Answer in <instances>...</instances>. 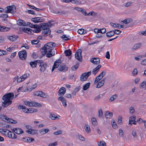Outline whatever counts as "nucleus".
Masks as SVG:
<instances>
[{
	"instance_id": "obj_1",
	"label": "nucleus",
	"mask_w": 146,
	"mask_h": 146,
	"mask_svg": "<svg viewBox=\"0 0 146 146\" xmlns=\"http://www.w3.org/2000/svg\"><path fill=\"white\" fill-rule=\"evenodd\" d=\"M14 96L13 93H9L5 94L2 97V99L4 101L2 102V106L6 107L10 105L12 103L11 100L13 99Z\"/></svg>"
},
{
	"instance_id": "obj_2",
	"label": "nucleus",
	"mask_w": 146,
	"mask_h": 146,
	"mask_svg": "<svg viewBox=\"0 0 146 146\" xmlns=\"http://www.w3.org/2000/svg\"><path fill=\"white\" fill-rule=\"evenodd\" d=\"M24 104L29 106H37L38 107H41L42 106V105L38 103H37L35 102H29L28 101H25L24 102Z\"/></svg>"
},
{
	"instance_id": "obj_3",
	"label": "nucleus",
	"mask_w": 146,
	"mask_h": 146,
	"mask_svg": "<svg viewBox=\"0 0 146 146\" xmlns=\"http://www.w3.org/2000/svg\"><path fill=\"white\" fill-rule=\"evenodd\" d=\"M6 8H7V10L5 11V13H10L13 14L16 12V7L14 5L7 6Z\"/></svg>"
},
{
	"instance_id": "obj_4",
	"label": "nucleus",
	"mask_w": 146,
	"mask_h": 146,
	"mask_svg": "<svg viewBox=\"0 0 146 146\" xmlns=\"http://www.w3.org/2000/svg\"><path fill=\"white\" fill-rule=\"evenodd\" d=\"M91 74V72L89 71L88 72L84 73L82 74L80 77V80L82 81H84L86 80L88 76Z\"/></svg>"
},
{
	"instance_id": "obj_5",
	"label": "nucleus",
	"mask_w": 146,
	"mask_h": 146,
	"mask_svg": "<svg viewBox=\"0 0 146 146\" xmlns=\"http://www.w3.org/2000/svg\"><path fill=\"white\" fill-rule=\"evenodd\" d=\"M19 58L23 60H25L27 56V53L25 50H23L18 52Z\"/></svg>"
},
{
	"instance_id": "obj_6",
	"label": "nucleus",
	"mask_w": 146,
	"mask_h": 146,
	"mask_svg": "<svg viewBox=\"0 0 146 146\" xmlns=\"http://www.w3.org/2000/svg\"><path fill=\"white\" fill-rule=\"evenodd\" d=\"M82 50L81 49H78L76 52L75 55L76 58L79 61H82V57L81 56Z\"/></svg>"
},
{
	"instance_id": "obj_7",
	"label": "nucleus",
	"mask_w": 146,
	"mask_h": 146,
	"mask_svg": "<svg viewBox=\"0 0 146 146\" xmlns=\"http://www.w3.org/2000/svg\"><path fill=\"white\" fill-rule=\"evenodd\" d=\"M40 62L38 64L39 66L40 67V70L41 72H44L47 67V64L46 63H44L42 60H40Z\"/></svg>"
},
{
	"instance_id": "obj_8",
	"label": "nucleus",
	"mask_w": 146,
	"mask_h": 146,
	"mask_svg": "<svg viewBox=\"0 0 146 146\" xmlns=\"http://www.w3.org/2000/svg\"><path fill=\"white\" fill-rule=\"evenodd\" d=\"M56 45L55 43L52 42L47 43L43 47V48L45 49L47 51L54 47Z\"/></svg>"
},
{
	"instance_id": "obj_9",
	"label": "nucleus",
	"mask_w": 146,
	"mask_h": 146,
	"mask_svg": "<svg viewBox=\"0 0 146 146\" xmlns=\"http://www.w3.org/2000/svg\"><path fill=\"white\" fill-rule=\"evenodd\" d=\"M44 19L42 18L41 17L33 18L31 19V21L35 23L42 22L44 21Z\"/></svg>"
},
{
	"instance_id": "obj_10",
	"label": "nucleus",
	"mask_w": 146,
	"mask_h": 146,
	"mask_svg": "<svg viewBox=\"0 0 146 146\" xmlns=\"http://www.w3.org/2000/svg\"><path fill=\"white\" fill-rule=\"evenodd\" d=\"M52 26L51 24H48L47 23H42L40 24V29H42L43 31L46 30L47 29V27H49Z\"/></svg>"
},
{
	"instance_id": "obj_11",
	"label": "nucleus",
	"mask_w": 146,
	"mask_h": 146,
	"mask_svg": "<svg viewBox=\"0 0 146 146\" xmlns=\"http://www.w3.org/2000/svg\"><path fill=\"white\" fill-rule=\"evenodd\" d=\"M100 60L99 58L94 57L90 60V62L94 64L98 65L100 63Z\"/></svg>"
},
{
	"instance_id": "obj_12",
	"label": "nucleus",
	"mask_w": 146,
	"mask_h": 146,
	"mask_svg": "<svg viewBox=\"0 0 146 146\" xmlns=\"http://www.w3.org/2000/svg\"><path fill=\"white\" fill-rule=\"evenodd\" d=\"M51 31L49 28L46 30H44L42 32V36L43 37H45L50 34Z\"/></svg>"
},
{
	"instance_id": "obj_13",
	"label": "nucleus",
	"mask_w": 146,
	"mask_h": 146,
	"mask_svg": "<svg viewBox=\"0 0 146 146\" xmlns=\"http://www.w3.org/2000/svg\"><path fill=\"white\" fill-rule=\"evenodd\" d=\"M59 101H61L64 107L65 108L67 106L66 101L64 98L62 96H60L58 98Z\"/></svg>"
},
{
	"instance_id": "obj_14",
	"label": "nucleus",
	"mask_w": 146,
	"mask_h": 146,
	"mask_svg": "<svg viewBox=\"0 0 146 146\" xmlns=\"http://www.w3.org/2000/svg\"><path fill=\"white\" fill-rule=\"evenodd\" d=\"M40 62V60H37L31 62L30 63V64L32 68H35L36 67L37 65H38L39 63Z\"/></svg>"
},
{
	"instance_id": "obj_15",
	"label": "nucleus",
	"mask_w": 146,
	"mask_h": 146,
	"mask_svg": "<svg viewBox=\"0 0 146 146\" xmlns=\"http://www.w3.org/2000/svg\"><path fill=\"white\" fill-rule=\"evenodd\" d=\"M66 89L64 87H62L58 91V95L59 96H62L64 95L66 92Z\"/></svg>"
},
{
	"instance_id": "obj_16",
	"label": "nucleus",
	"mask_w": 146,
	"mask_h": 146,
	"mask_svg": "<svg viewBox=\"0 0 146 146\" xmlns=\"http://www.w3.org/2000/svg\"><path fill=\"white\" fill-rule=\"evenodd\" d=\"M0 118L5 122L9 123L11 120H9L10 118L7 117L6 116L3 115H0Z\"/></svg>"
},
{
	"instance_id": "obj_17",
	"label": "nucleus",
	"mask_w": 146,
	"mask_h": 146,
	"mask_svg": "<svg viewBox=\"0 0 146 146\" xmlns=\"http://www.w3.org/2000/svg\"><path fill=\"white\" fill-rule=\"evenodd\" d=\"M61 61L60 60H58L55 61L52 68V71H53L55 68H57L58 66H59V63H61Z\"/></svg>"
},
{
	"instance_id": "obj_18",
	"label": "nucleus",
	"mask_w": 146,
	"mask_h": 146,
	"mask_svg": "<svg viewBox=\"0 0 146 146\" xmlns=\"http://www.w3.org/2000/svg\"><path fill=\"white\" fill-rule=\"evenodd\" d=\"M22 30L24 32L27 33L29 34H33V33L32 32V30L31 29L28 28L24 27L22 28Z\"/></svg>"
},
{
	"instance_id": "obj_19",
	"label": "nucleus",
	"mask_w": 146,
	"mask_h": 146,
	"mask_svg": "<svg viewBox=\"0 0 146 146\" xmlns=\"http://www.w3.org/2000/svg\"><path fill=\"white\" fill-rule=\"evenodd\" d=\"M101 67V65H98L92 71V73L94 75H96L97 73L98 72L100 68Z\"/></svg>"
},
{
	"instance_id": "obj_20",
	"label": "nucleus",
	"mask_w": 146,
	"mask_h": 146,
	"mask_svg": "<svg viewBox=\"0 0 146 146\" xmlns=\"http://www.w3.org/2000/svg\"><path fill=\"white\" fill-rule=\"evenodd\" d=\"M18 38V36L15 35L10 36L8 37V39L12 42H13L16 40Z\"/></svg>"
},
{
	"instance_id": "obj_21",
	"label": "nucleus",
	"mask_w": 146,
	"mask_h": 146,
	"mask_svg": "<svg viewBox=\"0 0 146 146\" xmlns=\"http://www.w3.org/2000/svg\"><path fill=\"white\" fill-rule=\"evenodd\" d=\"M48 52L46 54V56L47 57L50 58L52 56L55 55V51H54V53H52V49H50L49 50H48L47 51V52Z\"/></svg>"
},
{
	"instance_id": "obj_22",
	"label": "nucleus",
	"mask_w": 146,
	"mask_h": 146,
	"mask_svg": "<svg viewBox=\"0 0 146 146\" xmlns=\"http://www.w3.org/2000/svg\"><path fill=\"white\" fill-rule=\"evenodd\" d=\"M68 69V68L66 65L60 66L58 69L59 71H62L64 72L67 70Z\"/></svg>"
},
{
	"instance_id": "obj_23",
	"label": "nucleus",
	"mask_w": 146,
	"mask_h": 146,
	"mask_svg": "<svg viewBox=\"0 0 146 146\" xmlns=\"http://www.w3.org/2000/svg\"><path fill=\"white\" fill-rule=\"evenodd\" d=\"M141 43L135 44L131 48V50L132 51L135 50L139 48L141 46Z\"/></svg>"
},
{
	"instance_id": "obj_24",
	"label": "nucleus",
	"mask_w": 146,
	"mask_h": 146,
	"mask_svg": "<svg viewBox=\"0 0 146 146\" xmlns=\"http://www.w3.org/2000/svg\"><path fill=\"white\" fill-rule=\"evenodd\" d=\"M105 79H103L99 82L97 85L96 88H99L102 87L105 82Z\"/></svg>"
},
{
	"instance_id": "obj_25",
	"label": "nucleus",
	"mask_w": 146,
	"mask_h": 146,
	"mask_svg": "<svg viewBox=\"0 0 146 146\" xmlns=\"http://www.w3.org/2000/svg\"><path fill=\"white\" fill-rule=\"evenodd\" d=\"M17 24L19 26L23 25L26 26V25L25 22L21 19H19L18 21Z\"/></svg>"
},
{
	"instance_id": "obj_26",
	"label": "nucleus",
	"mask_w": 146,
	"mask_h": 146,
	"mask_svg": "<svg viewBox=\"0 0 146 146\" xmlns=\"http://www.w3.org/2000/svg\"><path fill=\"white\" fill-rule=\"evenodd\" d=\"M16 131L15 133L18 134H20L23 133L24 131H23L22 129L19 128H15Z\"/></svg>"
},
{
	"instance_id": "obj_27",
	"label": "nucleus",
	"mask_w": 146,
	"mask_h": 146,
	"mask_svg": "<svg viewBox=\"0 0 146 146\" xmlns=\"http://www.w3.org/2000/svg\"><path fill=\"white\" fill-rule=\"evenodd\" d=\"M15 80H17L18 83H20L23 80V78H22L21 76L19 78L18 76H17L13 79V81H15Z\"/></svg>"
},
{
	"instance_id": "obj_28",
	"label": "nucleus",
	"mask_w": 146,
	"mask_h": 146,
	"mask_svg": "<svg viewBox=\"0 0 146 146\" xmlns=\"http://www.w3.org/2000/svg\"><path fill=\"white\" fill-rule=\"evenodd\" d=\"M136 119V117L134 116H132L130 117L129 120V125H132V122L134 121Z\"/></svg>"
},
{
	"instance_id": "obj_29",
	"label": "nucleus",
	"mask_w": 146,
	"mask_h": 146,
	"mask_svg": "<svg viewBox=\"0 0 146 146\" xmlns=\"http://www.w3.org/2000/svg\"><path fill=\"white\" fill-rule=\"evenodd\" d=\"M114 35L113 30L110 31L106 33V36L108 37H110Z\"/></svg>"
},
{
	"instance_id": "obj_30",
	"label": "nucleus",
	"mask_w": 146,
	"mask_h": 146,
	"mask_svg": "<svg viewBox=\"0 0 146 146\" xmlns=\"http://www.w3.org/2000/svg\"><path fill=\"white\" fill-rule=\"evenodd\" d=\"M61 37L65 40H68L71 39L70 36L68 35H62Z\"/></svg>"
},
{
	"instance_id": "obj_31",
	"label": "nucleus",
	"mask_w": 146,
	"mask_h": 146,
	"mask_svg": "<svg viewBox=\"0 0 146 146\" xmlns=\"http://www.w3.org/2000/svg\"><path fill=\"white\" fill-rule=\"evenodd\" d=\"M10 29L9 28L5 27H3L0 25V31L3 32L5 31H8Z\"/></svg>"
},
{
	"instance_id": "obj_32",
	"label": "nucleus",
	"mask_w": 146,
	"mask_h": 146,
	"mask_svg": "<svg viewBox=\"0 0 146 146\" xmlns=\"http://www.w3.org/2000/svg\"><path fill=\"white\" fill-rule=\"evenodd\" d=\"M37 130L31 129L29 130H27L26 132L29 134L33 135L37 133Z\"/></svg>"
},
{
	"instance_id": "obj_33",
	"label": "nucleus",
	"mask_w": 146,
	"mask_h": 146,
	"mask_svg": "<svg viewBox=\"0 0 146 146\" xmlns=\"http://www.w3.org/2000/svg\"><path fill=\"white\" fill-rule=\"evenodd\" d=\"M64 53L66 56H69L71 55L72 52L70 49L66 50L64 51Z\"/></svg>"
},
{
	"instance_id": "obj_34",
	"label": "nucleus",
	"mask_w": 146,
	"mask_h": 146,
	"mask_svg": "<svg viewBox=\"0 0 146 146\" xmlns=\"http://www.w3.org/2000/svg\"><path fill=\"white\" fill-rule=\"evenodd\" d=\"M112 113H111L107 112L105 114V116L107 118H111L112 117Z\"/></svg>"
},
{
	"instance_id": "obj_35",
	"label": "nucleus",
	"mask_w": 146,
	"mask_h": 146,
	"mask_svg": "<svg viewBox=\"0 0 146 146\" xmlns=\"http://www.w3.org/2000/svg\"><path fill=\"white\" fill-rule=\"evenodd\" d=\"M37 86V84H35L33 85L31 88H27L25 90L27 91H31L32 90L35 89L36 87Z\"/></svg>"
},
{
	"instance_id": "obj_36",
	"label": "nucleus",
	"mask_w": 146,
	"mask_h": 146,
	"mask_svg": "<svg viewBox=\"0 0 146 146\" xmlns=\"http://www.w3.org/2000/svg\"><path fill=\"white\" fill-rule=\"evenodd\" d=\"M103 78V77H102V76H100V75H99L95 78L94 83L95 84L97 83Z\"/></svg>"
},
{
	"instance_id": "obj_37",
	"label": "nucleus",
	"mask_w": 146,
	"mask_h": 146,
	"mask_svg": "<svg viewBox=\"0 0 146 146\" xmlns=\"http://www.w3.org/2000/svg\"><path fill=\"white\" fill-rule=\"evenodd\" d=\"M90 83L88 82L83 87V90H86L88 89L90 86Z\"/></svg>"
},
{
	"instance_id": "obj_38",
	"label": "nucleus",
	"mask_w": 146,
	"mask_h": 146,
	"mask_svg": "<svg viewBox=\"0 0 146 146\" xmlns=\"http://www.w3.org/2000/svg\"><path fill=\"white\" fill-rule=\"evenodd\" d=\"M49 118L52 120H54L58 118V117L54 114H51L50 115Z\"/></svg>"
},
{
	"instance_id": "obj_39",
	"label": "nucleus",
	"mask_w": 146,
	"mask_h": 146,
	"mask_svg": "<svg viewBox=\"0 0 146 146\" xmlns=\"http://www.w3.org/2000/svg\"><path fill=\"white\" fill-rule=\"evenodd\" d=\"M39 96L43 98H46L47 97L46 95L42 91H40L39 93Z\"/></svg>"
},
{
	"instance_id": "obj_40",
	"label": "nucleus",
	"mask_w": 146,
	"mask_h": 146,
	"mask_svg": "<svg viewBox=\"0 0 146 146\" xmlns=\"http://www.w3.org/2000/svg\"><path fill=\"white\" fill-rule=\"evenodd\" d=\"M79 63H77V64H76L75 65L72 66L71 68L72 70L73 71L76 70L78 67L79 66Z\"/></svg>"
},
{
	"instance_id": "obj_41",
	"label": "nucleus",
	"mask_w": 146,
	"mask_h": 146,
	"mask_svg": "<svg viewBox=\"0 0 146 146\" xmlns=\"http://www.w3.org/2000/svg\"><path fill=\"white\" fill-rule=\"evenodd\" d=\"M41 52V54L42 55H44L47 52L46 50L44 48H43V47L40 50Z\"/></svg>"
},
{
	"instance_id": "obj_42",
	"label": "nucleus",
	"mask_w": 146,
	"mask_h": 146,
	"mask_svg": "<svg viewBox=\"0 0 146 146\" xmlns=\"http://www.w3.org/2000/svg\"><path fill=\"white\" fill-rule=\"evenodd\" d=\"M110 25L111 26L114 28H119L120 24H119L114 23H111Z\"/></svg>"
},
{
	"instance_id": "obj_43",
	"label": "nucleus",
	"mask_w": 146,
	"mask_h": 146,
	"mask_svg": "<svg viewBox=\"0 0 146 146\" xmlns=\"http://www.w3.org/2000/svg\"><path fill=\"white\" fill-rule=\"evenodd\" d=\"M99 146H106L105 142L104 141H101L98 143Z\"/></svg>"
},
{
	"instance_id": "obj_44",
	"label": "nucleus",
	"mask_w": 146,
	"mask_h": 146,
	"mask_svg": "<svg viewBox=\"0 0 146 146\" xmlns=\"http://www.w3.org/2000/svg\"><path fill=\"white\" fill-rule=\"evenodd\" d=\"M11 133H13V132L8 130V132H7V135L8 137L12 139L13 134Z\"/></svg>"
},
{
	"instance_id": "obj_45",
	"label": "nucleus",
	"mask_w": 146,
	"mask_h": 146,
	"mask_svg": "<svg viewBox=\"0 0 146 146\" xmlns=\"http://www.w3.org/2000/svg\"><path fill=\"white\" fill-rule=\"evenodd\" d=\"M85 129L87 132L88 133L90 130V126L87 124H86L85 125Z\"/></svg>"
},
{
	"instance_id": "obj_46",
	"label": "nucleus",
	"mask_w": 146,
	"mask_h": 146,
	"mask_svg": "<svg viewBox=\"0 0 146 146\" xmlns=\"http://www.w3.org/2000/svg\"><path fill=\"white\" fill-rule=\"evenodd\" d=\"M92 122L93 125H97V121L96 118H93L92 119Z\"/></svg>"
},
{
	"instance_id": "obj_47",
	"label": "nucleus",
	"mask_w": 146,
	"mask_h": 146,
	"mask_svg": "<svg viewBox=\"0 0 146 146\" xmlns=\"http://www.w3.org/2000/svg\"><path fill=\"white\" fill-rule=\"evenodd\" d=\"M39 42V40H34L31 41V43L32 44H38Z\"/></svg>"
},
{
	"instance_id": "obj_48",
	"label": "nucleus",
	"mask_w": 146,
	"mask_h": 146,
	"mask_svg": "<svg viewBox=\"0 0 146 146\" xmlns=\"http://www.w3.org/2000/svg\"><path fill=\"white\" fill-rule=\"evenodd\" d=\"M117 96L116 94H115L112 95L110 99L109 100L110 102H112L116 98Z\"/></svg>"
},
{
	"instance_id": "obj_49",
	"label": "nucleus",
	"mask_w": 146,
	"mask_h": 146,
	"mask_svg": "<svg viewBox=\"0 0 146 146\" xmlns=\"http://www.w3.org/2000/svg\"><path fill=\"white\" fill-rule=\"evenodd\" d=\"M146 86V81H144L142 82L140 84V88H142L143 86Z\"/></svg>"
},
{
	"instance_id": "obj_50",
	"label": "nucleus",
	"mask_w": 146,
	"mask_h": 146,
	"mask_svg": "<svg viewBox=\"0 0 146 146\" xmlns=\"http://www.w3.org/2000/svg\"><path fill=\"white\" fill-rule=\"evenodd\" d=\"M113 31L114 34H116L117 35H119L121 32V31L117 29H115Z\"/></svg>"
},
{
	"instance_id": "obj_51",
	"label": "nucleus",
	"mask_w": 146,
	"mask_h": 146,
	"mask_svg": "<svg viewBox=\"0 0 146 146\" xmlns=\"http://www.w3.org/2000/svg\"><path fill=\"white\" fill-rule=\"evenodd\" d=\"M98 113L99 117H102L103 115V111L102 109H100L99 110Z\"/></svg>"
},
{
	"instance_id": "obj_52",
	"label": "nucleus",
	"mask_w": 146,
	"mask_h": 146,
	"mask_svg": "<svg viewBox=\"0 0 146 146\" xmlns=\"http://www.w3.org/2000/svg\"><path fill=\"white\" fill-rule=\"evenodd\" d=\"M29 76V74H25L22 76L21 77L22 78H23V80H25L26 78L28 77Z\"/></svg>"
},
{
	"instance_id": "obj_53",
	"label": "nucleus",
	"mask_w": 146,
	"mask_h": 146,
	"mask_svg": "<svg viewBox=\"0 0 146 146\" xmlns=\"http://www.w3.org/2000/svg\"><path fill=\"white\" fill-rule=\"evenodd\" d=\"M27 142L29 143H31L32 141H34L35 140L33 138L30 137H27Z\"/></svg>"
},
{
	"instance_id": "obj_54",
	"label": "nucleus",
	"mask_w": 146,
	"mask_h": 146,
	"mask_svg": "<svg viewBox=\"0 0 146 146\" xmlns=\"http://www.w3.org/2000/svg\"><path fill=\"white\" fill-rule=\"evenodd\" d=\"M119 136L121 137H123V130L120 129L119 130Z\"/></svg>"
},
{
	"instance_id": "obj_55",
	"label": "nucleus",
	"mask_w": 146,
	"mask_h": 146,
	"mask_svg": "<svg viewBox=\"0 0 146 146\" xmlns=\"http://www.w3.org/2000/svg\"><path fill=\"white\" fill-rule=\"evenodd\" d=\"M135 111L134 107L132 106L131 107L129 110L130 113L132 114L135 112Z\"/></svg>"
},
{
	"instance_id": "obj_56",
	"label": "nucleus",
	"mask_w": 146,
	"mask_h": 146,
	"mask_svg": "<svg viewBox=\"0 0 146 146\" xmlns=\"http://www.w3.org/2000/svg\"><path fill=\"white\" fill-rule=\"evenodd\" d=\"M55 13L56 14H58L60 15H61L62 14H65V12L64 11H55Z\"/></svg>"
},
{
	"instance_id": "obj_57",
	"label": "nucleus",
	"mask_w": 146,
	"mask_h": 146,
	"mask_svg": "<svg viewBox=\"0 0 146 146\" xmlns=\"http://www.w3.org/2000/svg\"><path fill=\"white\" fill-rule=\"evenodd\" d=\"M35 29H40V25H38L37 24L35 25H33V28Z\"/></svg>"
},
{
	"instance_id": "obj_58",
	"label": "nucleus",
	"mask_w": 146,
	"mask_h": 146,
	"mask_svg": "<svg viewBox=\"0 0 146 146\" xmlns=\"http://www.w3.org/2000/svg\"><path fill=\"white\" fill-rule=\"evenodd\" d=\"M105 57L107 59H109L110 58V55L109 52V51H107L106 52L105 55Z\"/></svg>"
},
{
	"instance_id": "obj_59",
	"label": "nucleus",
	"mask_w": 146,
	"mask_h": 146,
	"mask_svg": "<svg viewBox=\"0 0 146 146\" xmlns=\"http://www.w3.org/2000/svg\"><path fill=\"white\" fill-rule=\"evenodd\" d=\"M62 131L58 130L54 133V134L56 135H59L61 134Z\"/></svg>"
},
{
	"instance_id": "obj_60",
	"label": "nucleus",
	"mask_w": 146,
	"mask_h": 146,
	"mask_svg": "<svg viewBox=\"0 0 146 146\" xmlns=\"http://www.w3.org/2000/svg\"><path fill=\"white\" fill-rule=\"evenodd\" d=\"M33 33H39L41 31V29H34V30H32Z\"/></svg>"
},
{
	"instance_id": "obj_61",
	"label": "nucleus",
	"mask_w": 146,
	"mask_h": 146,
	"mask_svg": "<svg viewBox=\"0 0 146 146\" xmlns=\"http://www.w3.org/2000/svg\"><path fill=\"white\" fill-rule=\"evenodd\" d=\"M9 120H11L9 123H17V121L16 120H13L12 119L10 118Z\"/></svg>"
},
{
	"instance_id": "obj_62",
	"label": "nucleus",
	"mask_w": 146,
	"mask_h": 146,
	"mask_svg": "<svg viewBox=\"0 0 146 146\" xmlns=\"http://www.w3.org/2000/svg\"><path fill=\"white\" fill-rule=\"evenodd\" d=\"M57 145V142H54L53 143H51L49 144L48 146H56Z\"/></svg>"
},
{
	"instance_id": "obj_63",
	"label": "nucleus",
	"mask_w": 146,
	"mask_h": 146,
	"mask_svg": "<svg viewBox=\"0 0 146 146\" xmlns=\"http://www.w3.org/2000/svg\"><path fill=\"white\" fill-rule=\"evenodd\" d=\"M106 74V71L105 70H103L102 71L101 73L99 74L100 76H102V77H103Z\"/></svg>"
},
{
	"instance_id": "obj_64",
	"label": "nucleus",
	"mask_w": 146,
	"mask_h": 146,
	"mask_svg": "<svg viewBox=\"0 0 146 146\" xmlns=\"http://www.w3.org/2000/svg\"><path fill=\"white\" fill-rule=\"evenodd\" d=\"M133 75H136L137 74V69H135L133 72Z\"/></svg>"
}]
</instances>
